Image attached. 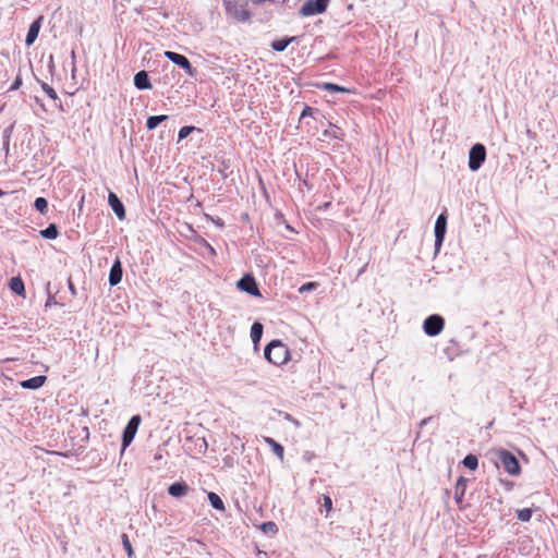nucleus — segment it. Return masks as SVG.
I'll list each match as a JSON object with an SVG mask.
<instances>
[{"instance_id":"nucleus-38","label":"nucleus","mask_w":558,"mask_h":558,"mask_svg":"<svg viewBox=\"0 0 558 558\" xmlns=\"http://www.w3.org/2000/svg\"><path fill=\"white\" fill-rule=\"evenodd\" d=\"M58 304L59 303L57 302L56 298L53 295L49 294L45 306L50 307V306L58 305Z\"/></svg>"},{"instance_id":"nucleus-26","label":"nucleus","mask_w":558,"mask_h":558,"mask_svg":"<svg viewBox=\"0 0 558 558\" xmlns=\"http://www.w3.org/2000/svg\"><path fill=\"white\" fill-rule=\"evenodd\" d=\"M463 465L470 470H476L478 466V459L474 454H468L462 461Z\"/></svg>"},{"instance_id":"nucleus-17","label":"nucleus","mask_w":558,"mask_h":558,"mask_svg":"<svg viewBox=\"0 0 558 558\" xmlns=\"http://www.w3.org/2000/svg\"><path fill=\"white\" fill-rule=\"evenodd\" d=\"M43 17L40 16L39 19H37L36 21H34L29 28H28V32H27V35H26V39H25V44L26 46H31L34 44V41L36 40V38L38 37V33H39V29H40V20Z\"/></svg>"},{"instance_id":"nucleus-45","label":"nucleus","mask_w":558,"mask_h":558,"mask_svg":"<svg viewBox=\"0 0 558 558\" xmlns=\"http://www.w3.org/2000/svg\"><path fill=\"white\" fill-rule=\"evenodd\" d=\"M3 108H4V105L0 107V112L3 110Z\"/></svg>"},{"instance_id":"nucleus-15","label":"nucleus","mask_w":558,"mask_h":558,"mask_svg":"<svg viewBox=\"0 0 558 558\" xmlns=\"http://www.w3.org/2000/svg\"><path fill=\"white\" fill-rule=\"evenodd\" d=\"M122 274H123V269H122L121 263L119 259H117L110 268V272H109L110 286L114 287V286L119 284L122 280Z\"/></svg>"},{"instance_id":"nucleus-33","label":"nucleus","mask_w":558,"mask_h":558,"mask_svg":"<svg viewBox=\"0 0 558 558\" xmlns=\"http://www.w3.org/2000/svg\"><path fill=\"white\" fill-rule=\"evenodd\" d=\"M317 287H318L317 282H306L299 288V292L304 293L307 291H312V290L317 289Z\"/></svg>"},{"instance_id":"nucleus-18","label":"nucleus","mask_w":558,"mask_h":558,"mask_svg":"<svg viewBox=\"0 0 558 558\" xmlns=\"http://www.w3.org/2000/svg\"><path fill=\"white\" fill-rule=\"evenodd\" d=\"M296 39H298V37H295V36L284 37L281 39L274 40L270 46H271L272 50H275L277 52H282L287 49V47L291 43L296 41Z\"/></svg>"},{"instance_id":"nucleus-5","label":"nucleus","mask_w":558,"mask_h":558,"mask_svg":"<svg viewBox=\"0 0 558 558\" xmlns=\"http://www.w3.org/2000/svg\"><path fill=\"white\" fill-rule=\"evenodd\" d=\"M486 159V148L483 144H474L469 151V168L471 171H477Z\"/></svg>"},{"instance_id":"nucleus-19","label":"nucleus","mask_w":558,"mask_h":558,"mask_svg":"<svg viewBox=\"0 0 558 558\" xmlns=\"http://www.w3.org/2000/svg\"><path fill=\"white\" fill-rule=\"evenodd\" d=\"M263 330H264V327L260 323L258 322H255L252 327H251V339L253 341V343L256 345L260 339H262V336H263Z\"/></svg>"},{"instance_id":"nucleus-12","label":"nucleus","mask_w":558,"mask_h":558,"mask_svg":"<svg viewBox=\"0 0 558 558\" xmlns=\"http://www.w3.org/2000/svg\"><path fill=\"white\" fill-rule=\"evenodd\" d=\"M468 480L460 476L454 486V501L459 508H462L463 497L466 490Z\"/></svg>"},{"instance_id":"nucleus-9","label":"nucleus","mask_w":558,"mask_h":558,"mask_svg":"<svg viewBox=\"0 0 558 558\" xmlns=\"http://www.w3.org/2000/svg\"><path fill=\"white\" fill-rule=\"evenodd\" d=\"M236 287L243 291V292H246L247 294L252 295V296H260V291L257 287V283H256V280L255 278L250 275V274H246L244 275L238 282H236Z\"/></svg>"},{"instance_id":"nucleus-13","label":"nucleus","mask_w":558,"mask_h":558,"mask_svg":"<svg viewBox=\"0 0 558 558\" xmlns=\"http://www.w3.org/2000/svg\"><path fill=\"white\" fill-rule=\"evenodd\" d=\"M189 490L190 486L183 481L174 482L168 487V494L175 498L185 496L189 493Z\"/></svg>"},{"instance_id":"nucleus-10","label":"nucleus","mask_w":558,"mask_h":558,"mask_svg":"<svg viewBox=\"0 0 558 558\" xmlns=\"http://www.w3.org/2000/svg\"><path fill=\"white\" fill-rule=\"evenodd\" d=\"M446 230H447V215H446V213H441L436 219L435 229H434L436 250H439V247L441 246L445 235H446Z\"/></svg>"},{"instance_id":"nucleus-16","label":"nucleus","mask_w":558,"mask_h":558,"mask_svg":"<svg viewBox=\"0 0 558 558\" xmlns=\"http://www.w3.org/2000/svg\"><path fill=\"white\" fill-rule=\"evenodd\" d=\"M47 380V377L44 375H38L35 377H32L29 379L21 381V387L24 389H38L40 388Z\"/></svg>"},{"instance_id":"nucleus-43","label":"nucleus","mask_w":558,"mask_h":558,"mask_svg":"<svg viewBox=\"0 0 558 558\" xmlns=\"http://www.w3.org/2000/svg\"><path fill=\"white\" fill-rule=\"evenodd\" d=\"M4 195V192L0 189V197Z\"/></svg>"},{"instance_id":"nucleus-20","label":"nucleus","mask_w":558,"mask_h":558,"mask_svg":"<svg viewBox=\"0 0 558 558\" xmlns=\"http://www.w3.org/2000/svg\"><path fill=\"white\" fill-rule=\"evenodd\" d=\"M207 497H208V500L214 509L219 510V511L226 510L225 504H223L222 499L219 497V495H217L214 492H209Z\"/></svg>"},{"instance_id":"nucleus-25","label":"nucleus","mask_w":558,"mask_h":558,"mask_svg":"<svg viewBox=\"0 0 558 558\" xmlns=\"http://www.w3.org/2000/svg\"><path fill=\"white\" fill-rule=\"evenodd\" d=\"M10 288L14 293H16L19 295H22L25 291L24 283H23L22 279H20L17 277L11 279Z\"/></svg>"},{"instance_id":"nucleus-28","label":"nucleus","mask_w":558,"mask_h":558,"mask_svg":"<svg viewBox=\"0 0 558 558\" xmlns=\"http://www.w3.org/2000/svg\"><path fill=\"white\" fill-rule=\"evenodd\" d=\"M121 541H122V545L128 554V557L129 558H132L134 556V550H133V547H132V544L129 539V536L128 534L125 533H122L121 535Z\"/></svg>"},{"instance_id":"nucleus-1","label":"nucleus","mask_w":558,"mask_h":558,"mask_svg":"<svg viewBox=\"0 0 558 558\" xmlns=\"http://www.w3.org/2000/svg\"><path fill=\"white\" fill-rule=\"evenodd\" d=\"M264 356L269 363L280 366L290 360V350L281 340L275 339L265 347Z\"/></svg>"},{"instance_id":"nucleus-44","label":"nucleus","mask_w":558,"mask_h":558,"mask_svg":"<svg viewBox=\"0 0 558 558\" xmlns=\"http://www.w3.org/2000/svg\"><path fill=\"white\" fill-rule=\"evenodd\" d=\"M329 205H330V203H326V204L324 205V207H325V208H328V206H329Z\"/></svg>"},{"instance_id":"nucleus-34","label":"nucleus","mask_w":558,"mask_h":558,"mask_svg":"<svg viewBox=\"0 0 558 558\" xmlns=\"http://www.w3.org/2000/svg\"><path fill=\"white\" fill-rule=\"evenodd\" d=\"M22 75L19 73L12 85L9 87V92L17 90L22 86Z\"/></svg>"},{"instance_id":"nucleus-23","label":"nucleus","mask_w":558,"mask_h":558,"mask_svg":"<svg viewBox=\"0 0 558 558\" xmlns=\"http://www.w3.org/2000/svg\"><path fill=\"white\" fill-rule=\"evenodd\" d=\"M44 239L54 240L59 235L58 228L54 223H50L46 229L40 231Z\"/></svg>"},{"instance_id":"nucleus-2","label":"nucleus","mask_w":558,"mask_h":558,"mask_svg":"<svg viewBox=\"0 0 558 558\" xmlns=\"http://www.w3.org/2000/svg\"><path fill=\"white\" fill-rule=\"evenodd\" d=\"M225 11L228 15L232 16L238 22H250L251 13L246 9L247 3L245 0H225Z\"/></svg>"},{"instance_id":"nucleus-6","label":"nucleus","mask_w":558,"mask_h":558,"mask_svg":"<svg viewBox=\"0 0 558 558\" xmlns=\"http://www.w3.org/2000/svg\"><path fill=\"white\" fill-rule=\"evenodd\" d=\"M141 424V416L134 415L130 418L126 426L123 429L122 434V447H121V454H123L124 450L131 445L133 441L138 426Z\"/></svg>"},{"instance_id":"nucleus-27","label":"nucleus","mask_w":558,"mask_h":558,"mask_svg":"<svg viewBox=\"0 0 558 558\" xmlns=\"http://www.w3.org/2000/svg\"><path fill=\"white\" fill-rule=\"evenodd\" d=\"M14 124L15 123H12L10 126L5 128L2 133L3 147L7 150L9 149L10 138L14 130Z\"/></svg>"},{"instance_id":"nucleus-21","label":"nucleus","mask_w":558,"mask_h":558,"mask_svg":"<svg viewBox=\"0 0 558 558\" xmlns=\"http://www.w3.org/2000/svg\"><path fill=\"white\" fill-rule=\"evenodd\" d=\"M320 88L324 90L330 92V93H348V94L353 93L352 89L333 84V83H324L320 86Z\"/></svg>"},{"instance_id":"nucleus-37","label":"nucleus","mask_w":558,"mask_h":558,"mask_svg":"<svg viewBox=\"0 0 558 558\" xmlns=\"http://www.w3.org/2000/svg\"><path fill=\"white\" fill-rule=\"evenodd\" d=\"M262 529L264 531H266V532L267 531H275L276 530V524L274 522H265V523H263Z\"/></svg>"},{"instance_id":"nucleus-24","label":"nucleus","mask_w":558,"mask_h":558,"mask_svg":"<svg viewBox=\"0 0 558 558\" xmlns=\"http://www.w3.org/2000/svg\"><path fill=\"white\" fill-rule=\"evenodd\" d=\"M266 442L271 447L274 453L278 458H280V459L283 458L284 449H283V447L279 442H277L275 439H272L270 437L266 438Z\"/></svg>"},{"instance_id":"nucleus-22","label":"nucleus","mask_w":558,"mask_h":558,"mask_svg":"<svg viewBox=\"0 0 558 558\" xmlns=\"http://www.w3.org/2000/svg\"><path fill=\"white\" fill-rule=\"evenodd\" d=\"M168 119V116L160 114V116H151L146 121V128L148 130L156 129L161 122L166 121Z\"/></svg>"},{"instance_id":"nucleus-4","label":"nucleus","mask_w":558,"mask_h":558,"mask_svg":"<svg viewBox=\"0 0 558 558\" xmlns=\"http://www.w3.org/2000/svg\"><path fill=\"white\" fill-rule=\"evenodd\" d=\"M330 0H306L301 7V16H313L326 12Z\"/></svg>"},{"instance_id":"nucleus-30","label":"nucleus","mask_w":558,"mask_h":558,"mask_svg":"<svg viewBox=\"0 0 558 558\" xmlns=\"http://www.w3.org/2000/svg\"><path fill=\"white\" fill-rule=\"evenodd\" d=\"M34 207L40 213L45 214L48 208V201L45 197H37Z\"/></svg>"},{"instance_id":"nucleus-29","label":"nucleus","mask_w":558,"mask_h":558,"mask_svg":"<svg viewBox=\"0 0 558 558\" xmlns=\"http://www.w3.org/2000/svg\"><path fill=\"white\" fill-rule=\"evenodd\" d=\"M194 131H201V130L195 126H192V125H186V126L181 128L178 133L179 142L184 140L185 137H187Z\"/></svg>"},{"instance_id":"nucleus-40","label":"nucleus","mask_w":558,"mask_h":558,"mask_svg":"<svg viewBox=\"0 0 558 558\" xmlns=\"http://www.w3.org/2000/svg\"><path fill=\"white\" fill-rule=\"evenodd\" d=\"M252 3L256 4V5H259V4H263L265 2H271L274 3L275 1L274 0H250Z\"/></svg>"},{"instance_id":"nucleus-39","label":"nucleus","mask_w":558,"mask_h":558,"mask_svg":"<svg viewBox=\"0 0 558 558\" xmlns=\"http://www.w3.org/2000/svg\"><path fill=\"white\" fill-rule=\"evenodd\" d=\"M284 418H286L287 421L292 422L296 427H299V426H300V422H299L298 420L293 418L290 414H286Z\"/></svg>"},{"instance_id":"nucleus-32","label":"nucleus","mask_w":558,"mask_h":558,"mask_svg":"<svg viewBox=\"0 0 558 558\" xmlns=\"http://www.w3.org/2000/svg\"><path fill=\"white\" fill-rule=\"evenodd\" d=\"M40 86L49 98L53 100H57L59 98L57 92L49 84L41 82Z\"/></svg>"},{"instance_id":"nucleus-41","label":"nucleus","mask_w":558,"mask_h":558,"mask_svg":"<svg viewBox=\"0 0 558 558\" xmlns=\"http://www.w3.org/2000/svg\"><path fill=\"white\" fill-rule=\"evenodd\" d=\"M429 421H432V416L426 417V418H423V420L420 422V427H423V426H424V425H426Z\"/></svg>"},{"instance_id":"nucleus-36","label":"nucleus","mask_w":558,"mask_h":558,"mask_svg":"<svg viewBox=\"0 0 558 558\" xmlns=\"http://www.w3.org/2000/svg\"><path fill=\"white\" fill-rule=\"evenodd\" d=\"M314 109L310 106H305L301 112V119L313 114Z\"/></svg>"},{"instance_id":"nucleus-31","label":"nucleus","mask_w":558,"mask_h":558,"mask_svg":"<svg viewBox=\"0 0 558 558\" xmlns=\"http://www.w3.org/2000/svg\"><path fill=\"white\" fill-rule=\"evenodd\" d=\"M531 517H532V510L529 508H523V509L517 510V518H518V520H520L522 522L530 521Z\"/></svg>"},{"instance_id":"nucleus-14","label":"nucleus","mask_w":558,"mask_h":558,"mask_svg":"<svg viewBox=\"0 0 558 558\" xmlns=\"http://www.w3.org/2000/svg\"><path fill=\"white\" fill-rule=\"evenodd\" d=\"M134 86L140 90L150 89L151 83L145 70L137 72L134 76Z\"/></svg>"},{"instance_id":"nucleus-35","label":"nucleus","mask_w":558,"mask_h":558,"mask_svg":"<svg viewBox=\"0 0 558 558\" xmlns=\"http://www.w3.org/2000/svg\"><path fill=\"white\" fill-rule=\"evenodd\" d=\"M324 507L326 509L327 512L331 511L332 510V500L331 498L328 496V495H324Z\"/></svg>"},{"instance_id":"nucleus-8","label":"nucleus","mask_w":558,"mask_h":558,"mask_svg":"<svg viewBox=\"0 0 558 558\" xmlns=\"http://www.w3.org/2000/svg\"><path fill=\"white\" fill-rule=\"evenodd\" d=\"M445 326V319L437 314L429 315L423 324L424 332L429 337L439 335Z\"/></svg>"},{"instance_id":"nucleus-11","label":"nucleus","mask_w":558,"mask_h":558,"mask_svg":"<svg viewBox=\"0 0 558 558\" xmlns=\"http://www.w3.org/2000/svg\"><path fill=\"white\" fill-rule=\"evenodd\" d=\"M108 203L119 219L125 218V209L120 198L113 193L109 192Z\"/></svg>"},{"instance_id":"nucleus-3","label":"nucleus","mask_w":558,"mask_h":558,"mask_svg":"<svg viewBox=\"0 0 558 558\" xmlns=\"http://www.w3.org/2000/svg\"><path fill=\"white\" fill-rule=\"evenodd\" d=\"M496 454L505 471L510 475H519L521 473L519 461L510 451L499 449L496 451Z\"/></svg>"},{"instance_id":"nucleus-7","label":"nucleus","mask_w":558,"mask_h":558,"mask_svg":"<svg viewBox=\"0 0 558 558\" xmlns=\"http://www.w3.org/2000/svg\"><path fill=\"white\" fill-rule=\"evenodd\" d=\"M163 54L169 61L183 69L189 76H196V69L191 64L190 60L185 56L173 51H165Z\"/></svg>"},{"instance_id":"nucleus-42","label":"nucleus","mask_w":558,"mask_h":558,"mask_svg":"<svg viewBox=\"0 0 558 558\" xmlns=\"http://www.w3.org/2000/svg\"><path fill=\"white\" fill-rule=\"evenodd\" d=\"M69 289H70L72 295L76 294V290H75V288H74V286H73V283L71 281H69Z\"/></svg>"}]
</instances>
